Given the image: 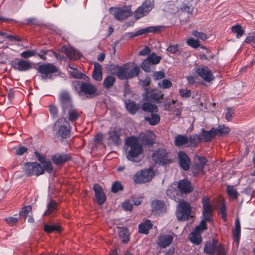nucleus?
<instances>
[{
	"label": "nucleus",
	"instance_id": "1",
	"mask_svg": "<svg viewBox=\"0 0 255 255\" xmlns=\"http://www.w3.org/2000/svg\"><path fill=\"white\" fill-rule=\"evenodd\" d=\"M126 143L128 150L127 159L132 162L139 161L140 160L139 156L142 153L143 149L138 138L135 136L128 137Z\"/></svg>",
	"mask_w": 255,
	"mask_h": 255
},
{
	"label": "nucleus",
	"instance_id": "2",
	"mask_svg": "<svg viewBox=\"0 0 255 255\" xmlns=\"http://www.w3.org/2000/svg\"><path fill=\"white\" fill-rule=\"evenodd\" d=\"M202 204L203 208L202 215L204 219L200 222V224L195 227L193 231V232L200 234L207 229L206 221H210L211 220L213 212V209L209 203L208 197H204L203 198Z\"/></svg>",
	"mask_w": 255,
	"mask_h": 255
},
{
	"label": "nucleus",
	"instance_id": "3",
	"mask_svg": "<svg viewBox=\"0 0 255 255\" xmlns=\"http://www.w3.org/2000/svg\"><path fill=\"white\" fill-rule=\"evenodd\" d=\"M191 211L192 207L190 204L184 201H180L177 207L176 217L179 220L185 221L191 215Z\"/></svg>",
	"mask_w": 255,
	"mask_h": 255
},
{
	"label": "nucleus",
	"instance_id": "4",
	"mask_svg": "<svg viewBox=\"0 0 255 255\" xmlns=\"http://www.w3.org/2000/svg\"><path fill=\"white\" fill-rule=\"evenodd\" d=\"M154 175V171L151 168H149L137 172L133 176V179L136 183H144L150 181Z\"/></svg>",
	"mask_w": 255,
	"mask_h": 255
},
{
	"label": "nucleus",
	"instance_id": "5",
	"mask_svg": "<svg viewBox=\"0 0 255 255\" xmlns=\"http://www.w3.org/2000/svg\"><path fill=\"white\" fill-rule=\"evenodd\" d=\"M38 72L40 74V77L42 80L52 79V74L57 72V67L52 64H44L38 66L37 68Z\"/></svg>",
	"mask_w": 255,
	"mask_h": 255
},
{
	"label": "nucleus",
	"instance_id": "6",
	"mask_svg": "<svg viewBox=\"0 0 255 255\" xmlns=\"http://www.w3.org/2000/svg\"><path fill=\"white\" fill-rule=\"evenodd\" d=\"M110 13L118 20H124L131 15L130 6H124L121 7H112Z\"/></svg>",
	"mask_w": 255,
	"mask_h": 255
},
{
	"label": "nucleus",
	"instance_id": "7",
	"mask_svg": "<svg viewBox=\"0 0 255 255\" xmlns=\"http://www.w3.org/2000/svg\"><path fill=\"white\" fill-rule=\"evenodd\" d=\"M23 169L26 174L30 176H39L44 173L42 166L37 162L26 163Z\"/></svg>",
	"mask_w": 255,
	"mask_h": 255
},
{
	"label": "nucleus",
	"instance_id": "8",
	"mask_svg": "<svg viewBox=\"0 0 255 255\" xmlns=\"http://www.w3.org/2000/svg\"><path fill=\"white\" fill-rule=\"evenodd\" d=\"M154 5L153 0H145L134 12V17L139 19L147 14Z\"/></svg>",
	"mask_w": 255,
	"mask_h": 255
},
{
	"label": "nucleus",
	"instance_id": "9",
	"mask_svg": "<svg viewBox=\"0 0 255 255\" xmlns=\"http://www.w3.org/2000/svg\"><path fill=\"white\" fill-rule=\"evenodd\" d=\"M143 97L147 101L157 103H161L163 100V94L157 89H145Z\"/></svg>",
	"mask_w": 255,
	"mask_h": 255
},
{
	"label": "nucleus",
	"instance_id": "10",
	"mask_svg": "<svg viewBox=\"0 0 255 255\" xmlns=\"http://www.w3.org/2000/svg\"><path fill=\"white\" fill-rule=\"evenodd\" d=\"M167 155L168 153L165 149L158 148L153 151L152 158L156 163L163 165L168 162Z\"/></svg>",
	"mask_w": 255,
	"mask_h": 255
},
{
	"label": "nucleus",
	"instance_id": "11",
	"mask_svg": "<svg viewBox=\"0 0 255 255\" xmlns=\"http://www.w3.org/2000/svg\"><path fill=\"white\" fill-rule=\"evenodd\" d=\"M107 140L110 144L119 145L121 143L122 140L120 138L121 131L119 128L117 127L111 128L109 130Z\"/></svg>",
	"mask_w": 255,
	"mask_h": 255
},
{
	"label": "nucleus",
	"instance_id": "12",
	"mask_svg": "<svg viewBox=\"0 0 255 255\" xmlns=\"http://www.w3.org/2000/svg\"><path fill=\"white\" fill-rule=\"evenodd\" d=\"M195 71L199 76L206 82H210L214 79L211 71L206 66L197 67Z\"/></svg>",
	"mask_w": 255,
	"mask_h": 255
},
{
	"label": "nucleus",
	"instance_id": "13",
	"mask_svg": "<svg viewBox=\"0 0 255 255\" xmlns=\"http://www.w3.org/2000/svg\"><path fill=\"white\" fill-rule=\"evenodd\" d=\"M14 69L19 71H26L32 67V63L28 60L20 59L12 62Z\"/></svg>",
	"mask_w": 255,
	"mask_h": 255
},
{
	"label": "nucleus",
	"instance_id": "14",
	"mask_svg": "<svg viewBox=\"0 0 255 255\" xmlns=\"http://www.w3.org/2000/svg\"><path fill=\"white\" fill-rule=\"evenodd\" d=\"M59 101L64 113H65L68 108L72 106L71 97L66 91H62L59 94Z\"/></svg>",
	"mask_w": 255,
	"mask_h": 255
},
{
	"label": "nucleus",
	"instance_id": "15",
	"mask_svg": "<svg viewBox=\"0 0 255 255\" xmlns=\"http://www.w3.org/2000/svg\"><path fill=\"white\" fill-rule=\"evenodd\" d=\"M128 66L127 65L119 66L118 65H111V73L116 74L119 79H126L128 73Z\"/></svg>",
	"mask_w": 255,
	"mask_h": 255
},
{
	"label": "nucleus",
	"instance_id": "16",
	"mask_svg": "<svg viewBox=\"0 0 255 255\" xmlns=\"http://www.w3.org/2000/svg\"><path fill=\"white\" fill-rule=\"evenodd\" d=\"M178 158L180 167L184 171L188 170L191 163L188 155L185 152L180 151L178 153Z\"/></svg>",
	"mask_w": 255,
	"mask_h": 255
},
{
	"label": "nucleus",
	"instance_id": "17",
	"mask_svg": "<svg viewBox=\"0 0 255 255\" xmlns=\"http://www.w3.org/2000/svg\"><path fill=\"white\" fill-rule=\"evenodd\" d=\"M173 238V234L160 235L158 237L156 243L160 247L165 248L171 244Z\"/></svg>",
	"mask_w": 255,
	"mask_h": 255
},
{
	"label": "nucleus",
	"instance_id": "18",
	"mask_svg": "<svg viewBox=\"0 0 255 255\" xmlns=\"http://www.w3.org/2000/svg\"><path fill=\"white\" fill-rule=\"evenodd\" d=\"M59 123H63L64 124L59 127L57 134L62 138H65L69 133L68 123L66 122V119L64 118L59 119L56 123V125L58 126Z\"/></svg>",
	"mask_w": 255,
	"mask_h": 255
},
{
	"label": "nucleus",
	"instance_id": "19",
	"mask_svg": "<svg viewBox=\"0 0 255 255\" xmlns=\"http://www.w3.org/2000/svg\"><path fill=\"white\" fill-rule=\"evenodd\" d=\"M93 190L98 203L100 205L103 204L105 202L106 197L102 187L98 184H95L94 185Z\"/></svg>",
	"mask_w": 255,
	"mask_h": 255
},
{
	"label": "nucleus",
	"instance_id": "20",
	"mask_svg": "<svg viewBox=\"0 0 255 255\" xmlns=\"http://www.w3.org/2000/svg\"><path fill=\"white\" fill-rule=\"evenodd\" d=\"M175 102L176 101L173 99L169 101L166 100L164 104V109L171 113L176 112L175 116L176 117L179 118L181 116V113L180 112L179 109H175Z\"/></svg>",
	"mask_w": 255,
	"mask_h": 255
},
{
	"label": "nucleus",
	"instance_id": "21",
	"mask_svg": "<svg viewBox=\"0 0 255 255\" xmlns=\"http://www.w3.org/2000/svg\"><path fill=\"white\" fill-rule=\"evenodd\" d=\"M178 188L184 193H190L193 190L190 182L187 179L180 180L178 183Z\"/></svg>",
	"mask_w": 255,
	"mask_h": 255
},
{
	"label": "nucleus",
	"instance_id": "22",
	"mask_svg": "<svg viewBox=\"0 0 255 255\" xmlns=\"http://www.w3.org/2000/svg\"><path fill=\"white\" fill-rule=\"evenodd\" d=\"M154 133L151 131L146 133H141L139 134V138L141 139L143 143L147 145H152L154 143Z\"/></svg>",
	"mask_w": 255,
	"mask_h": 255
},
{
	"label": "nucleus",
	"instance_id": "23",
	"mask_svg": "<svg viewBox=\"0 0 255 255\" xmlns=\"http://www.w3.org/2000/svg\"><path fill=\"white\" fill-rule=\"evenodd\" d=\"M199 134L205 142H209L216 135L215 128H212L209 130H205L202 129Z\"/></svg>",
	"mask_w": 255,
	"mask_h": 255
},
{
	"label": "nucleus",
	"instance_id": "24",
	"mask_svg": "<svg viewBox=\"0 0 255 255\" xmlns=\"http://www.w3.org/2000/svg\"><path fill=\"white\" fill-rule=\"evenodd\" d=\"M233 239L235 242L236 246L238 247L239 244L241 237V225L240 222L238 218L236 219L235 222V229L233 231Z\"/></svg>",
	"mask_w": 255,
	"mask_h": 255
},
{
	"label": "nucleus",
	"instance_id": "25",
	"mask_svg": "<svg viewBox=\"0 0 255 255\" xmlns=\"http://www.w3.org/2000/svg\"><path fill=\"white\" fill-rule=\"evenodd\" d=\"M153 225L150 220L147 219L138 225V231L140 233L147 235L152 229Z\"/></svg>",
	"mask_w": 255,
	"mask_h": 255
},
{
	"label": "nucleus",
	"instance_id": "26",
	"mask_svg": "<svg viewBox=\"0 0 255 255\" xmlns=\"http://www.w3.org/2000/svg\"><path fill=\"white\" fill-rule=\"evenodd\" d=\"M83 92L89 95H95L97 90L95 86L89 83H82L81 84V92Z\"/></svg>",
	"mask_w": 255,
	"mask_h": 255
},
{
	"label": "nucleus",
	"instance_id": "27",
	"mask_svg": "<svg viewBox=\"0 0 255 255\" xmlns=\"http://www.w3.org/2000/svg\"><path fill=\"white\" fill-rule=\"evenodd\" d=\"M151 207L152 211L157 214L162 213L166 209L164 203L159 200L153 201L151 203Z\"/></svg>",
	"mask_w": 255,
	"mask_h": 255
},
{
	"label": "nucleus",
	"instance_id": "28",
	"mask_svg": "<svg viewBox=\"0 0 255 255\" xmlns=\"http://www.w3.org/2000/svg\"><path fill=\"white\" fill-rule=\"evenodd\" d=\"M92 76L93 78L97 81H101L102 80V67L100 63L98 62L94 63Z\"/></svg>",
	"mask_w": 255,
	"mask_h": 255
},
{
	"label": "nucleus",
	"instance_id": "29",
	"mask_svg": "<svg viewBox=\"0 0 255 255\" xmlns=\"http://www.w3.org/2000/svg\"><path fill=\"white\" fill-rule=\"evenodd\" d=\"M60 51L65 54L67 57L70 59H74L76 58V51L71 47L63 46L60 49Z\"/></svg>",
	"mask_w": 255,
	"mask_h": 255
},
{
	"label": "nucleus",
	"instance_id": "30",
	"mask_svg": "<svg viewBox=\"0 0 255 255\" xmlns=\"http://www.w3.org/2000/svg\"><path fill=\"white\" fill-rule=\"evenodd\" d=\"M188 136L182 134H178L175 138L174 144L177 147H188Z\"/></svg>",
	"mask_w": 255,
	"mask_h": 255
},
{
	"label": "nucleus",
	"instance_id": "31",
	"mask_svg": "<svg viewBox=\"0 0 255 255\" xmlns=\"http://www.w3.org/2000/svg\"><path fill=\"white\" fill-rule=\"evenodd\" d=\"M69 158L70 157L67 154H56L53 156L51 159L54 164L60 165L68 160Z\"/></svg>",
	"mask_w": 255,
	"mask_h": 255
},
{
	"label": "nucleus",
	"instance_id": "32",
	"mask_svg": "<svg viewBox=\"0 0 255 255\" xmlns=\"http://www.w3.org/2000/svg\"><path fill=\"white\" fill-rule=\"evenodd\" d=\"M163 27L162 26H150L138 30L137 34H143L148 33H155L159 31Z\"/></svg>",
	"mask_w": 255,
	"mask_h": 255
},
{
	"label": "nucleus",
	"instance_id": "33",
	"mask_svg": "<svg viewBox=\"0 0 255 255\" xmlns=\"http://www.w3.org/2000/svg\"><path fill=\"white\" fill-rule=\"evenodd\" d=\"M167 196L175 201V202H179L178 196L179 195V191L172 186H170L166 191Z\"/></svg>",
	"mask_w": 255,
	"mask_h": 255
},
{
	"label": "nucleus",
	"instance_id": "34",
	"mask_svg": "<svg viewBox=\"0 0 255 255\" xmlns=\"http://www.w3.org/2000/svg\"><path fill=\"white\" fill-rule=\"evenodd\" d=\"M125 105L127 110L132 115L134 114L139 108L138 105L129 100L125 101Z\"/></svg>",
	"mask_w": 255,
	"mask_h": 255
},
{
	"label": "nucleus",
	"instance_id": "35",
	"mask_svg": "<svg viewBox=\"0 0 255 255\" xmlns=\"http://www.w3.org/2000/svg\"><path fill=\"white\" fill-rule=\"evenodd\" d=\"M118 234L122 242L127 243L129 241V233L127 228H118Z\"/></svg>",
	"mask_w": 255,
	"mask_h": 255
},
{
	"label": "nucleus",
	"instance_id": "36",
	"mask_svg": "<svg viewBox=\"0 0 255 255\" xmlns=\"http://www.w3.org/2000/svg\"><path fill=\"white\" fill-rule=\"evenodd\" d=\"M144 119L150 125L155 126L159 123L160 118L158 115L153 113L150 114L149 116H145Z\"/></svg>",
	"mask_w": 255,
	"mask_h": 255
},
{
	"label": "nucleus",
	"instance_id": "37",
	"mask_svg": "<svg viewBox=\"0 0 255 255\" xmlns=\"http://www.w3.org/2000/svg\"><path fill=\"white\" fill-rule=\"evenodd\" d=\"M43 230L44 232L50 234L54 232H59L61 231V227L56 224H44Z\"/></svg>",
	"mask_w": 255,
	"mask_h": 255
},
{
	"label": "nucleus",
	"instance_id": "38",
	"mask_svg": "<svg viewBox=\"0 0 255 255\" xmlns=\"http://www.w3.org/2000/svg\"><path fill=\"white\" fill-rule=\"evenodd\" d=\"M47 207V209L44 212V216L52 215L57 210V203L55 201L52 200L48 203Z\"/></svg>",
	"mask_w": 255,
	"mask_h": 255
},
{
	"label": "nucleus",
	"instance_id": "39",
	"mask_svg": "<svg viewBox=\"0 0 255 255\" xmlns=\"http://www.w3.org/2000/svg\"><path fill=\"white\" fill-rule=\"evenodd\" d=\"M188 147H195L201 140V137L200 134H195L188 137Z\"/></svg>",
	"mask_w": 255,
	"mask_h": 255
},
{
	"label": "nucleus",
	"instance_id": "40",
	"mask_svg": "<svg viewBox=\"0 0 255 255\" xmlns=\"http://www.w3.org/2000/svg\"><path fill=\"white\" fill-rule=\"evenodd\" d=\"M142 109L145 112L150 114L157 113L158 111L157 106L154 104L149 103H144L141 106Z\"/></svg>",
	"mask_w": 255,
	"mask_h": 255
},
{
	"label": "nucleus",
	"instance_id": "41",
	"mask_svg": "<svg viewBox=\"0 0 255 255\" xmlns=\"http://www.w3.org/2000/svg\"><path fill=\"white\" fill-rule=\"evenodd\" d=\"M116 81L115 77L109 75L107 76L103 81V86L106 89L111 88L114 84Z\"/></svg>",
	"mask_w": 255,
	"mask_h": 255
},
{
	"label": "nucleus",
	"instance_id": "42",
	"mask_svg": "<svg viewBox=\"0 0 255 255\" xmlns=\"http://www.w3.org/2000/svg\"><path fill=\"white\" fill-rule=\"evenodd\" d=\"M166 50L171 54L179 55L181 54L182 48L178 44L170 45L167 48Z\"/></svg>",
	"mask_w": 255,
	"mask_h": 255
},
{
	"label": "nucleus",
	"instance_id": "43",
	"mask_svg": "<svg viewBox=\"0 0 255 255\" xmlns=\"http://www.w3.org/2000/svg\"><path fill=\"white\" fill-rule=\"evenodd\" d=\"M230 129L225 125H219L217 128H215L216 135L223 136L229 133Z\"/></svg>",
	"mask_w": 255,
	"mask_h": 255
},
{
	"label": "nucleus",
	"instance_id": "44",
	"mask_svg": "<svg viewBox=\"0 0 255 255\" xmlns=\"http://www.w3.org/2000/svg\"><path fill=\"white\" fill-rule=\"evenodd\" d=\"M147 58L152 65H154L158 64L160 62L161 57L157 56L155 52H152L148 55Z\"/></svg>",
	"mask_w": 255,
	"mask_h": 255
},
{
	"label": "nucleus",
	"instance_id": "45",
	"mask_svg": "<svg viewBox=\"0 0 255 255\" xmlns=\"http://www.w3.org/2000/svg\"><path fill=\"white\" fill-rule=\"evenodd\" d=\"M232 31L236 34V37L237 38L242 37L244 33V30L242 29L241 25L239 24L232 27Z\"/></svg>",
	"mask_w": 255,
	"mask_h": 255
},
{
	"label": "nucleus",
	"instance_id": "46",
	"mask_svg": "<svg viewBox=\"0 0 255 255\" xmlns=\"http://www.w3.org/2000/svg\"><path fill=\"white\" fill-rule=\"evenodd\" d=\"M191 235V236L190 238L191 242L196 245H198L201 243L202 238L200 234H198L193 231Z\"/></svg>",
	"mask_w": 255,
	"mask_h": 255
},
{
	"label": "nucleus",
	"instance_id": "47",
	"mask_svg": "<svg viewBox=\"0 0 255 255\" xmlns=\"http://www.w3.org/2000/svg\"><path fill=\"white\" fill-rule=\"evenodd\" d=\"M69 114V118L70 121H75L78 118V113L76 110L74 108V107L71 106V107L68 108L67 110Z\"/></svg>",
	"mask_w": 255,
	"mask_h": 255
},
{
	"label": "nucleus",
	"instance_id": "48",
	"mask_svg": "<svg viewBox=\"0 0 255 255\" xmlns=\"http://www.w3.org/2000/svg\"><path fill=\"white\" fill-rule=\"evenodd\" d=\"M157 85L161 89H167L172 86V83L169 79H164L161 81L159 82Z\"/></svg>",
	"mask_w": 255,
	"mask_h": 255
},
{
	"label": "nucleus",
	"instance_id": "49",
	"mask_svg": "<svg viewBox=\"0 0 255 255\" xmlns=\"http://www.w3.org/2000/svg\"><path fill=\"white\" fill-rule=\"evenodd\" d=\"M204 251L206 254L210 255H213L217 253L210 242H207L205 243Z\"/></svg>",
	"mask_w": 255,
	"mask_h": 255
},
{
	"label": "nucleus",
	"instance_id": "50",
	"mask_svg": "<svg viewBox=\"0 0 255 255\" xmlns=\"http://www.w3.org/2000/svg\"><path fill=\"white\" fill-rule=\"evenodd\" d=\"M139 73V68L137 67H133L129 69H128V73L127 75L126 79L131 78L133 77L137 76Z\"/></svg>",
	"mask_w": 255,
	"mask_h": 255
},
{
	"label": "nucleus",
	"instance_id": "51",
	"mask_svg": "<svg viewBox=\"0 0 255 255\" xmlns=\"http://www.w3.org/2000/svg\"><path fill=\"white\" fill-rule=\"evenodd\" d=\"M31 210L32 208L30 206H25L20 212L19 217L25 219V218L29 215V214L31 213Z\"/></svg>",
	"mask_w": 255,
	"mask_h": 255
},
{
	"label": "nucleus",
	"instance_id": "52",
	"mask_svg": "<svg viewBox=\"0 0 255 255\" xmlns=\"http://www.w3.org/2000/svg\"><path fill=\"white\" fill-rule=\"evenodd\" d=\"M204 167L203 166L196 164L192 168V173L194 176L203 174Z\"/></svg>",
	"mask_w": 255,
	"mask_h": 255
},
{
	"label": "nucleus",
	"instance_id": "53",
	"mask_svg": "<svg viewBox=\"0 0 255 255\" xmlns=\"http://www.w3.org/2000/svg\"><path fill=\"white\" fill-rule=\"evenodd\" d=\"M152 67V64L149 61L147 58L143 61L141 65L142 69L146 72H150Z\"/></svg>",
	"mask_w": 255,
	"mask_h": 255
},
{
	"label": "nucleus",
	"instance_id": "54",
	"mask_svg": "<svg viewBox=\"0 0 255 255\" xmlns=\"http://www.w3.org/2000/svg\"><path fill=\"white\" fill-rule=\"evenodd\" d=\"M48 107L49 112L52 118L54 119L56 118L58 115V107L53 104L50 105Z\"/></svg>",
	"mask_w": 255,
	"mask_h": 255
},
{
	"label": "nucleus",
	"instance_id": "55",
	"mask_svg": "<svg viewBox=\"0 0 255 255\" xmlns=\"http://www.w3.org/2000/svg\"><path fill=\"white\" fill-rule=\"evenodd\" d=\"M180 96L183 99H187L189 98L191 95V91L190 90L186 88L180 89L179 90Z\"/></svg>",
	"mask_w": 255,
	"mask_h": 255
},
{
	"label": "nucleus",
	"instance_id": "56",
	"mask_svg": "<svg viewBox=\"0 0 255 255\" xmlns=\"http://www.w3.org/2000/svg\"><path fill=\"white\" fill-rule=\"evenodd\" d=\"M245 42L255 47V31L249 34L246 37Z\"/></svg>",
	"mask_w": 255,
	"mask_h": 255
},
{
	"label": "nucleus",
	"instance_id": "57",
	"mask_svg": "<svg viewBox=\"0 0 255 255\" xmlns=\"http://www.w3.org/2000/svg\"><path fill=\"white\" fill-rule=\"evenodd\" d=\"M123 190V186L120 181H115L112 185L111 190L113 193H117Z\"/></svg>",
	"mask_w": 255,
	"mask_h": 255
},
{
	"label": "nucleus",
	"instance_id": "58",
	"mask_svg": "<svg viewBox=\"0 0 255 255\" xmlns=\"http://www.w3.org/2000/svg\"><path fill=\"white\" fill-rule=\"evenodd\" d=\"M227 192L229 196L233 199L237 198V192L233 186H228L227 188Z\"/></svg>",
	"mask_w": 255,
	"mask_h": 255
},
{
	"label": "nucleus",
	"instance_id": "59",
	"mask_svg": "<svg viewBox=\"0 0 255 255\" xmlns=\"http://www.w3.org/2000/svg\"><path fill=\"white\" fill-rule=\"evenodd\" d=\"M192 34L204 41L206 40L208 38V36L202 32H198L196 30H193L192 32Z\"/></svg>",
	"mask_w": 255,
	"mask_h": 255
},
{
	"label": "nucleus",
	"instance_id": "60",
	"mask_svg": "<svg viewBox=\"0 0 255 255\" xmlns=\"http://www.w3.org/2000/svg\"><path fill=\"white\" fill-rule=\"evenodd\" d=\"M187 44L194 48H196L199 46V40L194 39L193 38H188L187 40Z\"/></svg>",
	"mask_w": 255,
	"mask_h": 255
},
{
	"label": "nucleus",
	"instance_id": "61",
	"mask_svg": "<svg viewBox=\"0 0 255 255\" xmlns=\"http://www.w3.org/2000/svg\"><path fill=\"white\" fill-rule=\"evenodd\" d=\"M212 245L214 247L215 251L217 253V255H218V254H220L221 255H226L224 251H220V245L218 244V242L215 240H213L212 243H211Z\"/></svg>",
	"mask_w": 255,
	"mask_h": 255
},
{
	"label": "nucleus",
	"instance_id": "62",
	"mask_svg": "<svg viewBox=\"0 0 255 255\" xmlns=\"http://www.w3.org/2000/svg\"><path fill=\"white\" fill-rule=\"evenodd\" d=\"M35 50H26L20 53V56L24 58H28L35 55Z\"/></svg>",
	"mask_w": 255,
	"mask_h": 255
},
{
	"label": "nucleus",
	"instance_id": "63",
	"mask_svg": "<svg viewBox=\"0 0 255 255\" xmlns=\"http://www.w3.org/2000/svg\"><path fill=\"white\" fill-rule=\"evenodd\" d=\"M180 8L182 11L187 12V13L191 12L193 10V7L189 2L183 3Z\"/></svg>",
	"mask_w": 255,
	"mask_h": 255
},
{
	"label": "nucleus",
	"instance_id": "64",
	"mask_svg": "<svg viewBox=\"0 0 255 255\" xmlns=\"http://www.w3.org/2000/svg\"><path fill=\"white\" fill-rule=\"evenodd\" d=\"M43 165V168L44 169L47 171L48 173H51L53 170L52 165L51 161L48 160H45L44 162L42 163Z\"/></svg>",
	"mask_w": 255,
	"mask_h": 255
}]
</instances>
